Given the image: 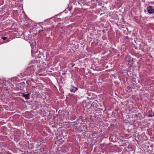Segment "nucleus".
<instances>
[{
    "label": "nucleus",
    "mask_w": 154,
    "mask_h": 154,
    "mask_svg": "<svg viewBox=\"0 0 154 154\" xmlns=\"http://www.w3.org/2000/svg\"><path fill=\"white\" fill-rule=\"evenodd\" d=\"M30 94H23V97H24L26 99L28 100L30 98L29 96H30Z\"/></svg>",
    "instance_id": "3"
},
{
    "label": "nucleus",
    "mask_w": 154,
    "mask_h": 154,
    "mask_svg": "<svg viewBox=\"0 0 154 154\" xmlns=\"http://www.w3.org/2000/svg\"><path fill=\"white\" fill-rule=\"evenodd\" d=\"M147 11L150 14L154 13V9L152 6H149L147 7Z\"/></svg>",
    "instance_id": "1"
},
{
    "label": "nucleus",
    "mask_w": 154,
    "mask_h": 154,
    "mask_svg": "<svg viewBox=\"0 0 154 154\" xmlns=\"http://www.w3.org/2000/svg\"><path fill=\"white\" fill-rule=\"evenodd\" d=\"M30 45L31 47V48H36V42H32V43H30Z\"/></svg>",
    "instance_id": "5"
},
{
    "label": "nucleus",
    "mask_w": 154,
    "mask_h": 154,
    "mask_svg": "<svg viewBox=\"0 0 154 154\" xmlns=\"http://www.w3.org/2000/svg\"><path fill=\"white\" fill-rule=\"evenodd\" d=\"M77 90V88L72 86L71 88L70 89V91L72 92L75 93V91Z\"/></svg>",
    "instance_id": "4"
},
{
    "label": "nucleus",
    "mask_w": 154,
    "mask_h": 154,
    "mask_svg": "<svg viewBox=\"0 0 154 154\" xmlns=\"http://www.w3.org/2000/svg\"><path fill=\"white\" fill-rule=\"evenodd\" d=\"M5 35L4 37H2L1 38L5 42H7L9 41V39L7 37H5Z\"/></svg>",
    "instance_id": "2"
},
{
    "label": "nucleus",
    "mask_w": 154,
    "mask_h": 154,
    "mask_svg": "<svg viewBox=\"0 0 154 154\" xmlns=\"http://www.w3.org/2000/svg\"><path fill=\"white\" fill-rule=\"evenodd\" d=\"M37 51V49H32L31 53L32 54L35 53Z\"/></svg>",
    "instance_id": "6"
}]
</instances>
